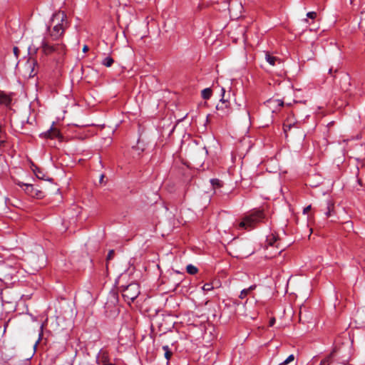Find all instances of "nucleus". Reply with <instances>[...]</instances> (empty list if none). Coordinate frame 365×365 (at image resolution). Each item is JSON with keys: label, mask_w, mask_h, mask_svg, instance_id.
Here are the masks:
<instances>
[{"label": "nucleus", "mask_w": 365, "mask_h": 365, "mask_svg": "<svg viewBox=\"0 0 365 365\" xmlns=\"http://www.w3.org/2000/svg\"><path fill=\"white\" fill-rule=\"evenodd\" d=\"M113 254H114V251H113V250H110V251H109V252H108V257H107V258H108V259H110L112 258V257H113Z\"/></svg>", "instance_id": "nucleus-30"}, {"label": "nucleus", "mask_w": 365, "mask_h": 365, "mask_svg": "<svg viewBox=\"0 0 365 365\" xmlns=\"http://www.w3.org/2000/svg\"><path fill=\"white\" fill-rule=\"evenodd\" d=\"M264 218L265 215L262 210H252L243 217L242 220L238 224L237 229L252 230Z\"/></svg>", "instance_id": "nucleus-2"}, {"label": "nucleus", "mask_w": 365, "mask_h": 365, "mask_svg": "<svg viewBox=\"0 0 365 365\" xmlns=\"http://www.w3.org/2000/svg\"><path fill=\"white\" fill-rule=\"evenodd\" d=\"M140 294V287L137 283H130L122 289V295L128 302H133Z\"/></svg>", "instance_id": "nucleus-4"}, {"label": "nucleus", "mask_w": 365, "mask_h": 365, "mask_svg": "<svg viewBox=\"0 0 365 365\" xmlns=\"http://www.w3.org/2000/svg\"><path fill=\"white\" fill-rule=\"evenodd\" d=\"M42 52L45 55L57 54L61 56L64 54L63 46L61 44H50L46 38H43L41 42Z\"/></svg>", "instance_id": "nucleus-3"}, {"label": "nucleus", "mask_w": 365, "mask_h": 365, "mask_svg": "<svg viewBox=\"0 0 365 365\" xmlns=\"http://www.w3.org/2000/svg\"><path fill=\"white\" fill-rule=\"evenodd\" d=\"M96 364L98 365H105L110 362L108 353L106 351L101 349L96 359Z\"/></svg>", "instance_id": "nucleus-6"}, {"label": "nucleus", "mask_w": 365, "mask_h": 365, "mask_svg": "<svg viewBox=\"0 0 365 365\" xmlns=\"http://www.w3.org/2000/svg\"><path fill=\"white\" fill-rule=\"evenodd\" d=\"M34 195H32L31 197H36L37 198H41L43 197V193L41 191H39V190H37L36 189L34 188Z\"/></svg>", "instance_id": "nucleus-23"}, {"label": "nucleus", "mask_w": 365, "mask_h": 365, "mask_svg": "<svg viewBox=\"0 0 365 365\" xmlns=\"http://www.w3.org/2000/svg\"><path fill=\"white\" fill-rule=\"evenodd\" d=\"M11 102V97L5 92L0 91V105L9 106Z\"/></svg>", "instance_id": "nucleus-8"}, {"label": "nucleus", "mask_w": 365, "mask_h": 365, "mask_svg": "<svg viewBox=\"0 0 365 365\" xmlns=\"http://www.w3.org/2000/svg\"><path fill=\"white\" fill-rule=\"evenodd\" d=\"M186 270L190 274H195L198 271L197 268L192 264H188L186 267Z\"/></svg>", "instance_id": "nucleus-17"}, {"label": "nucleus", "mask_w": 365, "mask_h": 365, "mask_svg": "<svg viewBox=\"0 0 365 365\" xmlns=\"http://www.w3.org/2000/svg\"><path fill=\"white\" fill-rule=\"evenodd\" d=\"M288 363L284 360V361L279 363L278 365H287Z\"/></svg>", "instance_id": "nucleus-37"}, {"label": "nucleus", "mask_w": 365, "mask_h": 365, "mask_svg": "<svg viewBox=\"0 0 365 365\" xmlns=\"http://www.w3.org/2000/svg\"><path fill=\"white\" fill-rule=\"evenodd\" d=\"M202 289L205 291V292H208V291H211L213 289V286H212V284L211 283H206L205 284Z\"/></svg>", "instance_id": "nucleus-19"}, {"label": "nucleus", "mask_w": 365, "mask_h": 365, "mask_svg": "<svg viewBox=\"0 0 365 365\" xmlns=\"http://www.w3.org/2000/svg\"><path fill=\"white\" fill-rule=\"evenodd\" d=\"M68 26L66 14L61 11H58L51 16L47 31L48 36L51 40L59 39L64 34L65 30Z\"/></svg>", "instance_id": "nucleus-1"}, {"label": "nucleus", "mask_w": 365, "mask_h": 365, "mask_svg": "<svg viewBox=\"0 0 365 365\" xmlns=\"http://www.w3.org/2000/svg\"><path fill=\"white\" fill-rule=\"evenodd\" d=\"M265 59L267 62L269 63L271 66H274L276 64V62H280L279 58L274 56H272L269 53H266Z\"/></svg>", "instance_id": "nucleus-10"}, {"label": "nucleus", "mask_w": 365, "mask_h": 365, "mask_svg": "<svg viewBox=\"0 0 365 365\" xmlns=\"http://www.w3.org/2000/svg\"><path fill=\"white\" fill-rule=\"evenodd\" d=\"M249 293V289H244L241 291L239 297L240 299H245Z\"/></svg>", "instance_id": "nucleus-22"}, {"label": "nucleus", "mask_w": 365, "mask_h": 365, "mask_svg": "<svg viewBox=\"0 0 365 365\" xmlns=\"http://www.w3.org/2000/svg\"><path fill=\"white\" fill-rule=\"evenodd\" d=\"M88 51V46L85 45L83 48V51L85 53V52H87Z\"/></svg>", "instance_id": "nucleus-35"}, {"label": "nucleus", "mask_w": 365, "mask_h": 365, "mask_svg": "<svg viewBox=\"0 0 365 365\" xmlns=\"http://www.w3.org/2000/svg\"><path fill=\"white\" fill-rule=\"evenodd\" d=\"M294 360V356L293 354H290L285 361L289 364L290 362L293 361Z\"/></svg>", "instance_id": "nucleus-27"}, {"label": "nucleus", "mask_w": 365, "mask_h": 365, "mask_svg": "<svg viewBox=\"0 0 365 365\" xmlns=\"http://www.w3.org/2000/svg\"><path fill=\"white\" fill-rule=\"evenodd\" d=\"M310 210H311V205H308V206H307L306 207H304V210H303V213H304V214H306V213H307Z\"/></svg>", "instance_id": "nucleus-29"}, {"label": "nucleus", "mask_w": 365, "mask_h": 365, "mask_svg": "<svg viewBox=\"0 0 365 365\" xmlns=\"http://www.w3.org/2000/svg\"><path fill=\"white\" fill-rule=\"evenodd\" d=\"M331 364V356H329L322 360L319 365H330Z\"/></svg>", "instance_id": "nucleus-21"}, {"label": "nucleus", "mask_w": 365, "mask_h": 365, "mask_svg": "<svg viewBox=\"0 0 365 365\" xmlns=\"http://www.w3.org/2000/svg\"><path fill=\"white\" fill-rule=\"evenodd\" d=\"M6 141V133L3 128L2 125H0V147L4 145Z\"/></svg>", "instance_id": "nucleus-14"}, {"label": "nucleus", "mask_w": 365, "mask_h": 365, "mask_svg": "<svg viewBox=\"0 0 365 365\" xmlns=\"http://www.w3.org/2000/svg\"><path fill=\"white\" fill-rule=\"evenodd\" d=\"M337 68H334L333 66H331V68H329V74H330L331 76H334V73H336L337 72Z\"/></svg>", "instance_id": "nucleus-25"}, {"label": "nucleus", "mask_w": 365, "mask_h": 365, "mask_svg": "<svg viewBox=\"0 0 365 365\" xmlns=\"http://www.w3.org/2000/svg\"><path fill=\"white\" fill-rule=\"evenodd\" d=\"M103 177H104V175H101V179H100V181H101V182L103 180Z\"/></svg>", "instance_id": "nucleus-38"}, {"label": "nucleus", "mask_w": 365, "mask_h": 365, "mask_svg": "<svg viewBox=\"0 0 365 365\" xmlns=\"http://www.w3.org/2000/svg\"><path fill=\"white\" fill-rule=\"evenodd\" d=\"M212 96V89L210 88H205L202 91V97L203 99H209Z\"/></svg>", "instance_id": "nucleus-15"}, {"label": "nucleus", "mask_w": 365, "mask_h": 365, "mask_svg": "<svg viewBox=\"0 0 365 365\" xmlns=\"http://www.w3.org/2000/svg\"><path fill=\"white\" fill-rule=\"evenodd\" d=\"M113 62L114 60L113 58H111L110 56H107L102 61V64L106 67H110L113 65Z\"/></svg>", "instance_id": "nucleus-16"}, {"label": "nucleus", "mask_w": 365, "mask_h": 365, "mask_svg": "<svg viewBox=\"0 0 365 365\" xmlns=\"http://www.w3.org/2000/svg\"><path fill=\"white\" fill-rule=\"evenodd\" d=\"M13 50H14V55H15L16 57H18L19 48H18L17 47H16V46H15V47H14Z\"/></svg>", "instance_id": "nucleus-32"}, {"label": "nucleus", "mask_w": 365, "mask_h": 365, "mask_svg": "<svg viewBox=\"0 0 365 365\" xmlns=\"http://www.w3.org/2000/svg\"><path fill=\"white\" fill-rule=\"evenodd\" d=\"M256 288V285H252L250 287L247 288L246 289H249V292H250L252 290H254Z\"/></svg>", "instance_id": "nucleus-34"}, {"label": "nucleus", "mask_w": 365, "mask_h": 365, "mask_svg": "<svg viewBox=\"0 0 365 365\" xmlns=\"http://www.w3.org/2000/svg\"><path fill=\"white\" fill-rule=\"evenodd\" d=\"M292 128V125L291 124H284V126H283V129H284V133H287L288 130H289Z\"/></svg>", "instance_id": "nucleus-26"}, {"label": "nucleus", "mask_w": 365, "mask_h": 365, "mask_svg": "<svg viewBox=\"0 0 365 365\" xmlns=\"http://www.w3.org/2000/svg\"><path fill=\"white\" fill-rule=\"evenodd\" d=\"M163 349L164 351V356L167 359V364L168 365V361L171 358V356L173 355V352L170 351V349L168 345L163 346Z\"/></svg>", "instance_id": "nucleus-13"}, {"label": "nucleus", "mask_w": 365, "mask_h": 365, "mask_svg": "<svg viewBox=\"0 0 365 365\" xmlns=\"http://www.w3.org/2000/svg\"><path fill=\"white\" fill-rule=\"evenodd\" d=\"M34 174L38 179L44 180L45 175L43 173L41 170L40 168L36 167L35 169L33 170Z\"/></svg>", "instance_id": "nucleus-18"}, {"label": "nucleus", "mask_w": 365, "mask_h": 365, "mask_svg": "<svg viewBox=\"0 0 365 365\" xmlns=\"http://www.w3.org/2000/svg\"><path fill=\"white\" fill-rule=\"evenodd\" d=\"M42 135H43L46 138H54L58 137L59 131L56 128H51L48 130H47Z\"/></svg>", "instance_id": "nucleus-9"}, {"label": "nucleus", "mask_w": 365, "mask_h": 365, "mask_svg": "<svg viewBox=\"0 0 365 365\" xmlns=\"http://www.w3.org/2000/svg\"><path fill=\"white\" fill-rule=\"evenodd\" d=\"M243 110H244V111H245V115H246L248 118H250V112H249V110L245 108V106H244Z\"/></svg>", "instance_id": "nucleus-31"}, {"label": "nucleus", "mask_w": 365, "mask_h": 365, "mask_svg": "<svg viewBox=\"0 0 365 365\" xmlns=\"http://www.w3.org/2000/svg\"><path fill=\"white\" fill-rule=\"evenodd\" d=\"M210 183L213 187H220L221 186V182L220 180L214 178L210 180Z\"/></svg>", "instance_id": "nucleus-20"}, {"label": "nucleus", "mask_w": 365, "mask_h": 365, "mask_svg": "<svg viewBox=\"0 0 365 365\" xmlns=\"http://www.w3.org/2000/svg\"><path fill=\"white\" fill-rule=\"evenodd\" d=\"M17 185L19 186H20L21 187H22L24 189V192L27 195H29L30 196L35 195H34V187L33 185L24 183L21 182H18Z\"/></svg>", "instance_id": "nucleus-7"}, {"label": "nucleus", "mask_w": 365, "mask_h": 365, "mask_svg": "<svg viewBox=\"0 0 365 365\" xmlns=\"http://www.w3.org/2000/svg\"><path fill=\"white\" fill-rule=\"evenodd\" d=\"M105 365H115V364H112V363L109 362L108 364H105Z\"/></svg>", "instance_id": "nucleus-39"}, {"label": "nucleus", "mask_w": 365, "mask_h": 365, "mask_svg": "<svg viewBox=\"0 0 365 365\" xmlns=\"http://www.w3.org/2000/svg\"><path fill=\"white\" fill-rule=\"evenodd\" d=\"M277 102L278 103L279 106H283V101L281 100H277Z\"/></svg>", "instance_id": "nucleus-36"}, {"label": "nucleus", "mask_w": 365, "mask_h": 365, "mask_svg": "<svg viewBox=\"0 0 365 365\" xmlns=\"http://www.w3.org/2000/svg\"><path fill=\"white\" fill-rule=\"evenodd\" d=\"M345 225H346V228H348V229H353V224L350 221L346 222Z\"/></svg>", "instance_id": "nucleus-28"}, {"label": "nucleus", "mask_w": 365, "mask_h": 365, "mask_svg": "<svg viewBox=\"0 0 365 365\" xmlns=\"http://www.w3.org/2000/svg\"><path fill=\"white\" fill-rule=\"evenodd\" d=\"M307 16L309 19H314L317 16V13L314 11L308 12Z\"/></svg>", "instance_id": "nucleus-24"}, {"label": "nucleus", "mask_w": 365, "mask_h": 365, "mask_svg": "<svg viewBox=\"0 0 365 365\" xmlns=\"http://www.w3.org/2000/svg\"><path fill=\"white\" fill-rule=\"evenodd\" d=\"M327 209V210L325 212V215L327 217L331 215V212L334 210V204L331 200H328L326 202Z\"/></svg>", "instance_id": "nucleus-12"}, {"label": "nucleus", "mask_w": 365, "mask_h": 365, "mask_svg": "<svg viewBox=\"0 0 365 365\" xmlns=\"http://www.w3.org/2000/svg\"><path fill=\"white\" fill-rule=\"evenodd\" d=\"M41 329L42 330V327H41ZM41 335H42V331H41V333L39 334L38 339L36 341V343L35 346H37V344H38L39 341L41 340Z\"/></svg>", "instance_id": "nucleus-33"}, {"label": "nucleus", "mask_w": 365, "mask_h": 365, "mask_svg": "<svg viewBox=\"0 0 365 365\" xmlns=\"http://www.w3.org/2000/svg\"><path fill=\"white\" fill-rule=\"evenodd\" d=\"M222 98L220 99V103H218L216 106V108L222 111V115H228L230 113V103L224 98L225 90L224 88H222Z\"/></svg>", "instance_id": "nucleus-5"}, {"label": "nucleus", "mask_w": 365, "mask_h": 365, "mask_svg": "<svg viewBox=\"0 0 365 365\" xmlns=\"http://www.w3.org/2000/svg\"><path fill=\"white\" fill-rule=\"evenodd\" d=\"M267 243L269 246H275L277 248H279V243L277 242V238L274 235L267 237Z\"/></svg>", "instance_id": "nucleus-11"}]
</instances>
